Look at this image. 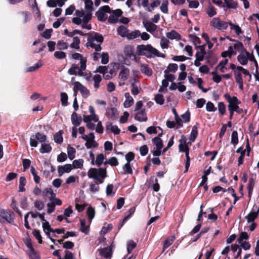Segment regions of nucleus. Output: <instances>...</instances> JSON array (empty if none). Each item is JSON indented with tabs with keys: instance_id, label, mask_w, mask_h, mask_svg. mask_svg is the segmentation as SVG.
Here are the masks:
<instances>
[{
	"instance_id": "f257e3e1",
	"label": "nucleus",
	"mask_w": 259,
	"mask_h": 259,
	"mask_svg": "<svg viewBox=\"0 0 259 259\" xmlns=\"http://www.w3.org/2000/svg\"><path fill=\"white\" fill-rule=\"evenodd\" d=\"M137 54L140 56H145L148 58L154 56L164 57V55H160L159 52L151 45H140L137 47Z\"/></svg>"
},
{
	"instance_id": "f03ea898",
	"label": "nucleus",
	"mask_w": 259,
	"mask_h": 259,
	"mask_svg": "<svg viewBox=\"0 0 259 259\" xmlns=\"http://www.w3.org/2000/svg\"><path fill=\"white\" fill-rule=\"evenodd\" d=\"M88 176L89 178L97 181L99 184H102L104 180L107 177L106 168H91L88 172Z\"/></svg>"
},
{
	"instance_id": "7ed1b4c3",
	"label": "nucleus",
	"mask_w": 259,
	"mask_h": 259,
	"mask_svg": "<svg viewBox=\"0 0 259 259\" xmlns=\"http://www.w3.org/2000/svg\"><path fill=\"white\" fill-rule=\"evenodd\" d=\"M86 46L94 49L96 52H100L102 50L100 44H96L95 41L99 43H102L104 40L103 36L98 33H94L90 34L87 39Z\"/></svg>"
},
{
	"instance_id": "20e7f679",
	"label": "nucleus",
	"mask_w": 259,
	"mask_h": 259,
	"mask_svg": "<svg viewBox=\"0 0 259 259\" xmlns=\"http://www.w3.org/2000/svg\"><path fill=\"white\" fill-rule=\"evenodd\" d=\"M224 98L227 100L228 102V105H231V107L235 112L238 114H241L243 112V109L240 108L238 105L241 103V102L238 99L237 97H231L228 94L224 95Z\"/></svg>"
},
{
	"instance_id": "39448f33",
	"label": "nucleus",
	"mask_w": 259,
	"mask_h": 259,
	"mask_svg": "<svg viewBox=\"0 0 259 259\" xmlns=\"http://www.w3.org/2000/svg\"><path fill=\"white\" fill-rule=\"evenodd\" d=\"M229 23V22L222 20L220 17H214L210 21V26L214 29L224 31L227 29Z\"/></svg>"
},
{
	"instance_id": "423d86ee",
	"label": "nucleus",
	"mask_w": 259,
	"mask_h": 259,
	"mask_svg": "<svg viewBox=\"0 0 259 259\" xmlns=\"http://www.w3.org/2000/svg\"><path fill=\"white\" fill-rule=\"evenodd\" d=\"M14 213L8 209H2L0 211V222L11 223L14 221Z\"/></svg>"
},
{
	"instance_id": "0eeeda50",
	"label": "nucleus",
	"mask_w": 259,
	"mask_h": 259,
	"mask_svg": "<svg viewBox=\"0 0 259 259\" xmlns=\"http://www.w3.org/2000/svg\"><path fill=\"white\" fill-rule=\"evenodd\" d=\"M109 12H110L109 6H104L99 9L96 13V15L98 20L105 22L108 18L107 14H109Z\"/></svg>"
},
{
	"instance_id": "6e6552de",
	"label": "nucleus",
	"mask_w": 259,
	"mask_h": 259,
	"mask_svg": "<svg viewBox=\"0 0 259 259\" xmlns=\"http://www.w3.org/2000/svg\"><path fill=\"white\" fill-rule=\"evenodd\" d=\"M123 12L120 9H116L115 10H111L110 9V16L108 18V22L111 24H115L117 23L120 17L121 16Z\"/></svg>"
},
{
	"instance_id": "1a4fd4ad",
	"label": "nucleus",
	"mask_w": 259,
	"mask_h": 259,
	"mask_svg": "<svg viewBox=\"0 0 259 259\" xmlns=\"http://www.w3.org/2000/svg\"><path fill=\"white\" fill-rule=\"evenodd\" d=\"M259 213V206L254 204L251 211L247 215L245 218L248 223L254 222V221L257 218Z\"/></svg>"
},
{
	"instance_id": "9d476101",
	"label": "nucleus",
	"mask_w": 259,
	"mask_h": 259,
	"mask_svg": "<svg viewBox=\"0 0 259 259\" xmlns=\"http://www.w3.org/2000/svg\"><path fill=\"white\" fill-rule=\"evenodd\" d=\"M249 53L246 50H243L237 56V60L242 65H246L249 60Z\"/></svg>"
},
{
	"instance_id": "9b49d317",
	"label": "nucleus",
	"mask_w": 259,
	"mask_h": 259,
	"mask_svg": "<svg viewBox=\"0 0 259 259\" xmlns=\"http://www.w3.org/2000/svg\"><path fill=\"white\" fill-rule=\"evenodd\" d=\"M74 84H75V89L80 92L83 98H87L89 96L90 91L85 87L79 81L74 82Z\"/></svg>"
},
{
	"instance_id": "f8f14e48",
	"label": "nucleus",
	"mask_w": 259,
	"mask_h": 259,
	"mask_svg": "<svg viewBox=\"0 0 259 259\" xmlns=\"http://www.w3.org/2000/svg\"><path fill=\"white\" fill-rule=\"evenodd\" d=\"M124 53L127 58L132 60H136L137 57L134 54V49L132 46H125L124 48Z\"/></svg>"
},
{
	"instance_id": "ddd939ff",
	"label": "nucleus",
	"mask_w": 259,
	"mask_h": 259,
	"mask_svg": "<svg viewBox=\"0 0 259 259\" xmlns=\"http://www.w3.org/2000/svg\"><path fill=\"white\" fill-rule=\"evenodd\" d=\"M99 254L105 259H111L112 255V250L110 248L104 247L98 250Z\"/></svg>"
},
{
	"instance_id": "4468645a",
	"label": "nucleus",
	"mask_w": 259,
	"mask_h": 259,
	"mask_svg": "<svg viewBox=\"0 0 259 259\" xmlns=\"http://www.w3.org/2000/svg\"><path fill=\"white\" fill-rule=\"evenodd\" d=\"M72 123L75 127L78 126L82 121L81 117L78 115L75 112H74L71 116Z\"/></svg>"
},
{
	"instance_id": "2eb2a0df",
	"label": "nucleus",
	"mask_w": 259,
	"mask_h": 259,
	"mask_svg": "<svg viewBox=\"0 0 259 259\" xmlns=\"http://www.w3.org/2000/svg\"><path fill=\"white\" fill-rule=\"evenodd\" d=\"M72 166L70 164H66L63 166H59L58 171L59 176H61L65 172L69 173L72 169Z\"/></svg>"
},
{
	"instance_id": "dca6fc26",
	"label": "nucleus",
	"mask_w": 259,
	"mask_h": 259,
	"mask_svg": "<svg viewBox=\"0 0 259 259\" xmlns=\"http://www.w3.org/2000/svg\"><path fill=\"white\" fill-rule=\"evenodd\" d=\"M92 14H87L84 18H82V28L90 30L91 29V26L88 24V22L91 19Z\"/></svg>"
},
{
	"instance_id": "f3484780",
	"label": "nucleus",
	"mask_w": 259,
	"mask_h": 259,
	"mask_svg": "<svg viewBox=\"0 0 259 259\" xmlns=\"http://www.w3.org/2000/svg\"><path fill=\"white\" fill-rule=\"evenodd\" d=\"M87 61V58L81 59L80 67H78V75L83 76L87 75V73L83 72L86 69Z\"/></svg>"
},
{
	"instance_id": "a211bd4d",
	"label": "nucleus",
	"mask_w": 259,
	"mask_h": 259,
	"mask_svg": "<svg viewBox=\"0 0 259 259\" xmlns=\"http://www.w3.org/2000/svg\"><path fill=\"white\" fill-rule=\"evenodd\" d=\"M135 119L140 122L146 121L147 117L145 110H141L138 111L135 116Z\"/></svg>"
},
{
	"instance_id": "6ab92c4d",
	"label": "nucleus",
	"mask_w": 259,
	"mask_h": 259,
	"mask_svg": "<svg viewBox=\"0 0 259 259\" xmlns=\"http://www.w3.org/2000/svg\"><path fill=\"white\" fill-rule=\"evenodd\" d=\"M226 38L227 39H229L231 41H235L236 42L234 45V46H233L234 50L239 51L240 53L241 52H243V50H246L244 48L243 45L241 42L236 40H235V39H233L230 38V37L229 36H227Z\"/></svg>"
},
{
	"instance_id": "aec40b11",
	"label": "nucleus",
	"mask_w": 259,
	"mask_h": 259,
	"mask_svg": "<svg viewBox=\"0 0 259 259\" xmlns=\"http://www.w3.org/2000/svg\"><path fill=\"white\" fill-rule=\"evenodd\" d=\"M141 71L148 76H151L152 75V70L149 67L147 64H140Z\"/></svg>"
},
{
	"instance_id": "412c9836",
	"label": "nucleus",
	"mask_w": 259,
	"mask_h": 259,
	"mask_svg": "<svg viewBox=\"0 0 259 259\" xmlns=\"http://www.w3.org/2000/svg\"><path fill=\"white\" fill-rule=\"evenodd\" d=\"M166 37L170 39L173 40H180L181 36L180 34L177 32L176 30H172L170 32L166 33Z\"/></svg>"
},
{
	"instance_id": "4be33fe9",
	"label": "nucleus",
	"mask_w": 259,
	"mask_h": 259,
	"mask_svg": "<svg viewBox=\"0 0 259 259\" xmlns=\"http://www.w3.org/2000/svg\"><path fill=\"white\" fill-rule=\"evenodd\" d=\"M124 96L125 97V100L123 103V106L125 108H128L134 103V99L128 93H125Z\"/></svg>"
},
{
	"instance_id": "5701e85b",
	"label": "nucleus",
	"mask_w": 259,
	"mask_h": 259,
	"mask_svg": "<svg viewBox=\"0 0 259 259\" xmlns=\"http://www.w3.org/2000/svg\"><path fill=\"white\" fill-rule=\"evenodd\" d=\"M84 4L87 14H92V12L94 10L93 1L92 0H87L86 2H84Z\"/></svg>"
},
{
	"instance_id": "b1692460",
	"label": "nucleus",
	"mask_w": 259,
	"mask_h": 259,
	"mask_svg": "<svg viewBox=\"0 0 259 259\" xmlns=\"http://www.w3.org/2000/svg\"><path fill=\"white\" fill-rule=\"evenodd\" d=\"M130 74V70L128 68H123L119 73V78L123 81L126 80Z\"/></svg>"
},
{
	"instance_id": "393cba45",
	"label": "nucleus",
	"mask_w": 259,
	"mask_h": 259,
	"mask_svg": "<svg viewBox=\"0 0 259 259\" xmlns=\"http://www.w3.org/2000/svg\"><path fill=\"white\" fill-rule=\"evenodd\" d=\"M93 80L94 82V87L95 91H97L100 88V83L102 80V77L99 74H96L93 76Z\"/></svg>"
},
{
	"instance_id": "a878e982",
	"label": "nucleus",
	"mask_w": 259,
	"mask_h": 259,
	"mask_svg": "<svg viewBox=\"0 0 259 259\" xmlns=\"http://www.w3.org/2000/svg\"><path fill=\"white\" fill-rule=\"evenodd\" d=\"M144 25L147 31L152 32L157 29V26L151 22H146L144 23Z\"/></svg>"
},
{
	"instance_id": "bb28decb",
	"label": "nucleus",
	"mask_w": 259,
	"mask_h": 259,
	"mask_svg": "<svg viewBox=\"0 0 259 259\" xmlns=\"http://www.w3.org/2000/svg\"><path fill=\"white\" fill-rule=\"evenodd\" d=\"M106 130L110 131L115 135H118L120 133V130L117 125H113L112 123H109L106 126Z\"/></svg>"
},
{
	"instance_id": "cd10ccee",
	"label": "nucleus",
	"mask_w": 259,
	"mask_h": 259,
	"mask_svg": "<svg viewBox=\"0 0 259 259\" xmlns=\"http://www.w3.org/2000/svg\"><path fill=\"white\" fill-rule=\"evenodd\" d=\"M52 147L49 143L41 144V148L39 149V152L41 153H48L52 151Z\"/></svg>"
},
{
	"instance_id": "c85d7f7f",
	"label": "nucleus",
	"mask_w": 259,
	"mask_h": 259,
	"mask_svg": "<svg viewBox=\"0 0 259 259\" xmlns=\"http://www.w3.org/2000/svg\"><path fill=\"white\" fill-rule=\"evenodd\" d=\"M118 34L121 37H127L128 30L125 26L121 25L117 28Z\"/></svg>"
},
{
	"instance_id": "c756f323",
	"label": "nucleus",
	"mask_w": 259,
	"mask_h": 259,
	"mask_svg": "<svg viewBox=\"0 0 259 259\" xmlns=\"http://www.w3.org/2000/svg\"><path fill=\"white\" fill-rule=\"evenodd\" d=\"M175 239L176 237L174 235L168 237L164 242L163 245V251L172 244Z\"/></svg>"
},
{
	"instance_id": "7c9ffc66",
	"label": "nucleus",
	"mask_w": 259,
	"mask_h": 259,
	"mask_svg": "<svg viewBox=\"0 0 259 259\" xmlns=\"http://www.w3.org/2000/svg\"><path fill=\"white\" fill-rule=\"evenodd\" d=\"M42 228L44 232L47 235L48 237L51 236L50 233L53 231V229L51 227L49 223L45 221L42 224Z\"/></svg>"
},
{
	"instance_id": "2f4dec72",
	"label": "nucleus",
	"mask_w": 259,
	"mask_h": 259,
	"mask_svg": "<svg viewBox=\"0 0 259 259\" xmlns=\"http://www.w3.org/2000/svg\"><path fill=\"white\" fill-rule=\"evenodd\" d=\"M117 112V109L115 108L112 107L107 110L106 114L108 118L114 119Z\"/></svg>"
},
{
	"instance_id": "473e14b6",
	"label": "nucleus",
	"mask_w": 259,
	"mask_h": 259,
	"mask_svg": "<svg viewBox=\"0 0 259 259\" xmlns=\"http://www.w3.org/2000/svg\"><path fill=\"white\" fill-rule=\"evenodd\" d=\"M254 184L255 181L254 179L253 178H250L248 181V183L247 186V189L248 191V196L249 197H250L252 195Z\"/></svg>"
},
{
	"instance_id": "72a5a7b5",
	"label": "nucleus",
	"mask_w": 259,
	"mask_h": 259,
	"mask_svg": "<svg viewBox=\"0 0 259 259\" xmlns=\"http://www.w3.org/2000/svg\"><path fill=\"white\" fill-rule=\"evenodd\" d=\"M106 156L102 153L97 155L96 160H95V164L98 166H100L103 163L104 160H105Z\"/></svg>"
},
{
	"instance_id": "f704fd0d",
	"label": "nucleus",
	"mask_w": 259,
	"mask_h": 259,
	"mask_svg": "<svg viewBox=\"0 0 259 259\" xmlns=\"http://www.w3.org/2000/svg\"><path fill=\"white\" fill-rule=\"evenodd\" d=\"M141 35V32L139 30H135L131 32H128L127 38L130 40L136 39Z\"/></svg>"
},
{
	"instance_id": "c9c22d12",
	"label": "nucleus",
	"mask_w": 259,
	"mask_h": 259,
	"mask_svg": "<svg viewBox=\"0 0 259 259\" xmlns=\"http://www.w3.org/2000/svg\"><path fill=\"white\" fill-rule=\"evenodd\" d=\"M87 214L89 218L90 223H91L95 214V210L94 208L92 206H89L87 210Z\"/></svg>"
},
{
	"instance_id": "e433bc0d",
	"label": "nucleus",
	"mask_w": 259,
	"mask_h": 259,
	"mask_svg": "<svg viewBox=\"0 0 259 259\" xmlns=\"http://www.w3.org/2000/svg\"><path fill=\"white\" fill-rule=\"evenodd\" d=\"M198 136L197 127L193 126L189 137V140L191 142H194Z\"/></svg>"
},
{
	"instance_id": "4c0bfd02",
	"label": "nucleus",
	"mask_w": 259,
	"mask_h": 259,
	"mask_svg": "<svg viewBox=\"0 0 259 259\" xmlns=\"http://www.w3.org/2000/svg\"><path fill=\"white\" fill-rule=\"evenodd\" d=\"M63 132L61 131L56 133L54 136V140L57 144H61L63 142Z\"/></svg>"
},
{
	"instance_id": "58836bf2",
	"label": "nucleus",
	"mask_w": 259,
	"mask_h": 259,
	"mask_svg": "<svg viewBox=\"0 0 259 259\" xmlns=\"http://www.w3.org/2000/svg\"><path fill=\"white\" fill-rule=\"evenodd\" d=\"M152 142L156 146V148L162 149L163 148V143L162 140L159 137H155L152 139Z\"/></svg>"
},
{
	"instance_id": "ea45409f",
	"label": "nucleus",
	"mask_w": 259,
	"mask_h": 259,
	"mask_svg": "<svg viewBox=\"0 0 259 259\" xmlns=\"http://www.w3.org/2000/svg\"><path fill=\"white\" fill-rule=\"evenodd\" d=\"M229 25L230 26V29L234 30L237 35H240L242 33V30L239 25L233 24L231 21H229Z\"/></svg>"
},
{
	"instance_id": "a19ab883",
	"label": "nucleus",
	"mask_w": 259,
	"mask_h": 259,
	"mask_svg": "<svg viewBox=\"0 0 259 259\" xmlns=\"http://www.w3.org/2000/svg\"><path fill=\"white\" fill-rule=\"evenodd\" d=\"M26 183V180L24 177H21L19 180V191L24 192L25 191V186Z\"/></svg>"
},
{
	"instance_id": "79ce46f5",
	"label": "nucleus",
	"mask_w": 259,
	"mask_h": 259,
	"mask_svg": "<svg viewBox=\"0 0 259 259\" xmlns=\"http://www.w3.org/2000/svg\"><path fill=\"white\" fill-rule=\"evenodd\" d=\"M168 1L167 0H163L162 2L161 5L160 7V9L161 12L164 14H167L168 12Z\"/></svg>"
},
{
	"instance_id": "37998d69",
	"label": "nucleus",
	"mask_w": 259,
	"mask_h": 259,
	"mask_svg": "<svg viewBox=\"0 0 259 259\" xmlns=\"http://www.w3.org/2000/svg\"><path fill=\"white\" fill-rule=\"evenodd\" d=\"M76 152L75 149L70 146V145H68L67 147V154L70 160H72L75 158V154Z\"/></svg>"
},
{
	"instance_id": "c03bdc74",
	"label": "nucleus",
	"mask_w": 259,
	"mask_h": 259,
	"mask_svg": "<svg viewBox=\"0 0 259 259\" xmlns=\"http://www.w3.org/2000/svg\"><path fill=\"white\" fill-rule=\"evenodd\" d=\"M231 143L234 147L238 143V133L236 131H234L232 133Z\"/></svg>"
},
{
	"instance_id": "a18cd8bd",
	"label": "nucleus",
	"mask_w": 259,
	"mask_h": 259,
	"mask_svg": "<svg viewBox=\"0 0 259 259\" xmlns=\"http://www.w3.org/2000/svg\"><path fill=\"white\" fill-rule=\"evenodd\" d=\"M73 42L70 44V47L76 50L79 49L80 39L78 37H73Z\"/></svg>"
},
{
	"instance_id": "49530a36",
	"label": "nucleus",
	"mask_w": 259,
	"mask_h": 259,
	"mask_svg": "<svg viewBox=\"0 0 259 259\" xmlns=\"http://www.w3.org/2000/svg\"><path fill=\"white\" fill-rule=\"evenodd\" d=\"M35 138L37 141H38L41 144L44 143L47 140V136L44 134H42L39 132H37L35 134Z\"/></svg>"
},
{
	"instance_id": "de8ad7c7",
	"label": "nucleus",
	"mask_w": 259,
	"mask_h": 259,
	"mask_svg": "<svg viewBox=\"0 0 259 259\" xmlns=\"http://www.w3.org/2000/svg\"><path fill=\"white\" fill-rule=\"evenodd\" d=\"M115 75V73L113 69L109 71L107 69L103 74V77L106 80L112 78Z\"/></svg>"
},
{
	"instance_id": "09e8293b",
	"label": "nucleus",
	"mask_w": 259,
	"mask_h": 259,
	"mask_svg": "<svg viewBox=\"0 0 259 259\" xmlns=\"http://www.w3.org/2000/svg\"><path fill=\"white\" fill-rule=\"evenodd\" d=\"M85 220H80V231L84 233L85 234H87L89 232V227L85 225Z\"/></svg>"
},
{
	"instance_id": "8fccbe9b",
	"label": "nucleus",
	"mask_w": 259,
	"mask_h": 259,
	"mask_svg": "<svg viewBox=\"0 0 259 259\" xmlns=\"http://www.w3.org/2000/svg\"><path fill=\"white\" fill-rule=\"evenodd\" d=\"M83 160L79 159L74 160L72 162V167L74 168H80L83 166Z\"/></svg>"
},
{
	"instance_id": "3c124183",
	"label": "nucleus",
	"mask_w": 259,
	"mask_h": 259,
	"mask_svg": "<svg viewBox=\"0 0 259 259\" xmlns=\"http://www.w3.org/2000/svg\"><path fill=\"white\" fill-rule=\"evenodd\" d=\"M189 38L193 42L194 45H200L201 44V40L199 37L197 36L195 34H190Z\"/></svg>"
},
{
	"instance_id": "603ef678",
	"label": "nucleus",
	"mask_w": 259,
	"mask_h": 259,
	"mask_svg": "<svg viewBox=\"0 0 259 259\" xmlns=\"http://www.w3.org/2000/svg\"><path fill=\"white\" fill-rule=\"evenodd\" d=\"M248 239L249 236L247 233L246 232H241L237 239V241L238 243H241V242L247 240Z\"/></svg>"
},
{
	"instance_id": "864d4df0",
	"label": "nucleus",
	"mask_w": 259,
	"mask_h": 259,
	"mask_svg": "<svg viewBox=\"0 0 259 259\" xmlns=\"http://www.w3.org/2000/svg\"><path fill=\"white\" fill-rule=\"evenodd\" d=\"M169 41L166 38L162 37L160 39V45L162 49H167L169 47Z\"/></svg>"
},
{
	"instance_id": "5fc2aeb1",
	"label": "nucleus",
	"mask_w": 259,
	"mask_h": 259,
	"mask_svg": "<svg viewBox=\"0 0 259 259\" xmlns=\"http://www.w3.org/2000/svg\"><path fill=\"white\" fill-rule=\"evenodd\" d=\"M160 4V2L159 0H155L152 3H151L149 6L148 8H147V11L148 12H151L153 10H154L155 8L157 7Z\"/></svg>"
},
{
	"instance_id": "6e6d98bb",
	"label": "nucleus",
	"mask_w": 259,
	"mask_h": 259,
	"mask_svg": "<svg viewBox=\"0 0 259 259\" xmlns=\"http://www.w3.org/2000/svg\"><path fill=\"white\" fill-rule=\"evenodd\" d=\"M206 14L209 17H212L217 14L215 8L212 6H210L207 9L206 11Z\"/></svg>"
},
{
	"instance_id": "4d7b16f0",
	"label": "nucleus",
	"mask_w": 259,
	"mask_h": 259,
	"mask_svg": "<svg viewBox=\"0 0 259 259\" xmlns=\"http://www.w3.org/2000/svg\"><path fill=\"white\" fill-rule=\"evenodd\" d=\"M78 67L75 64L72 65L71 67L68 70V73L70 75H78Z\"/></svg>"
},
{
	"instance_id": "13d9d810",
	"label": "nucleus",
	"mask_w": 259,
	"mask_h": 259,
	"mask_svg": "<svg viewBox=\"0 0 259 259\" xmlns=\"http://www.w3.org/2000/svg\"><path fill=\"white\" fill-rule=\"evenodd\" d=\"M61 102L62 106H66L68 105V96L66 93H61L60 94Z\"/></svg>"
},
{
	"instance_id": "bf43d9fd",
	"label": "nucleus",
	"mask_w": 259,
	"mask_h": 259,
	"mask_svg": "<svg viewBox=\"0 0 259 259\" xmlns=\"http://www.w3.org/2000/svg\"><path fill=\"white\" fill-rule=\"evenodd\" d=\"M123 174H132L133 170L131 168L130 163L126 162L123 167Z\"/></svg>"
},
{
	"instance_id": "052dcab7",
	"label": "nucleus",
	"mask_w": 259,
	"mask_h": 259,
	"mask_svg": "<svg viewBox=\"0 0 259 259\" xmlns=\"http://www.w3.org/2000/svg\"><path fill=\"white\" fill-rule=\"evenodd\" d=\"M155 101L159 105H163L164 102V97L161 94H157L155 96Z\"/></svg>"
},
{
	"instance_id": "680f3d73",
	"label": "nucleus",
	"mask_w": 259,
	"mask_h": 259,
	"mask_svg": "<svg viewBox=\"0 0 259 259\" xmlns=\"http://www.w3.org/2000/svg\"><path fill=\"white\" fill-rule=\"evenodd\" d=\"M136 246V243L134 241L130 240L128 241L127 245V250L128 254H131Z\"/></svg>"
},
{
	"instance_id": "e2e57ef3",
	"label": "nucleus",
	"mask_w": 259,
	"mask_h": 259,
	"mask_svg": "<svg viewBox=\"0 0 259 259\" xmlns=\"http://www.w3.org/2000/svg\"><path fill=\"white\" fill-rule=\"evenodd\" d=\"M30 171L33 176V179L35 182L36 183H39L40 182V177L37 175L35 169L33 166L31 167Z\"/></svg>"
},
{
	"instance_id": "0e129e2a",
	"label": "nucleus",
	"mask_w": 259,
	"mask_h": 259,
	"mask_svg": "<svg viewBox=\"0 0 259 259\" xmlns=\"http://www.w3.org/2000/svg\"><path fill=\"white\" fill-rule=\"evenodd\" d=\"M101 63L105 65L109 62V54L107 52H103L101 56Z\"/></svg>"
},
{
	"instance_id": "69168bd1",
	"label": "nucleus",
	"mask_w": 259,
	"mask_h": 259,
	"mask_svg": "<svg viewBox=\"0 0 259 259\" xmlns=\"http://www.w3.org/2000/svg\"><path fill=\"white\" fill-rule=\"evenodd\" d=\"M85 145L88 149H90L96 147L97 146V144L95 140L91 139L88 140L85 143Z\"/></svg>"
},
{
	"instance_id": "338daca9",
	"label": "nucleus",
	"mask_w": 259,
	"mask_h": 259,
	"mask_svg": "<svg viewBox=\"0 0 259 259\" xmlns=\"http://www.w3.org/2000/svg\"><path fill=\"white\" fill-rule=\"evenodd\" d=\"M178 69V66L175 63H170L168 65L166 70H167V72H176Z\"/></svg>"
},
{
	"instance_id": "774afa93",
	"label": "nucleus",
	"mask_w": 259,
	"mask_h": 259,
	"mask_svg": "<svg viewBox=\"0 0 259 259\" xmlns=\"http://www.w3.org/2000/svg\"><path fill=\"white\" fill-rule=\"evenodd\" d=\"M181 117L182 118V121L184 122L187 123L190 121V113L188 110L185 113L181 115Z\"/></svg>"
}]
</instances>
